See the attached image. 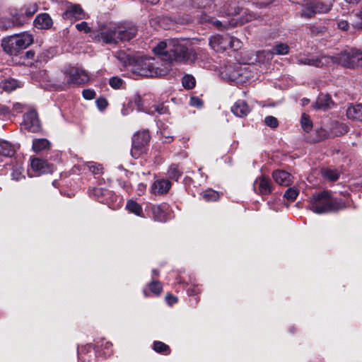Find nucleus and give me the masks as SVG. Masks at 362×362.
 <instances>
[{"instance_id":"nucleus-1","label":"nucleus","mask_w":362,"mask_h":362,"mask_svg":"<svg viewBox=\"0 0 362 362\" xmlns=\"http://www.w3.org/2000/svg\"><path fill=\"white\" fill-rule=\"evenodd\" d=\"M154 53L160 56L165 65L170 67L173 62L191 63L197 59V53L187 39H169L160 42L154 48Z\"/></svg>"},{"instance_id":"nucleus-2","label":"nucleus","mask_w":362,"mask_h":362,"mask_svg":"<svg viewBox=\"0 0 362 362\" xmlns=\"http://www.w3.org/2000/svg\"><path fill=\"white\" fill-rule=\"evenodd\" d=\"M218 19L213 16H209L206 13L197 15L198 21L201 23H209L219 30H228L234 28L238 25H243L252 19L255 15L246 9L237 7L235 5L230 7H223L218 11Z\"/></svg>"},{"instance_id":"nucleus-3","label":"nucleus","mask_w":362,"mask_h":362,"mask_svg":"<svg viewBox=\"0 0 362 362\" xmlns=\"http://www.w3.org/2000/svg\"><path fill=\"white\" fill-rule=\"evenodd\" d=\"M136 34V26L131 22H124L103 29L100 33L99 40L105 44H117L119 41H129L134 38Z\"/></svg>"},{"instance_id":"nucleus-4","label":"nucleus","mask_w":362,"mask_h":362,"mask_svg":"<svg viewBox=\"0 0 362 362\" xmlns=\"http://www.w3.org/2000/svg\"><path fill=\"white\" fill-rule=\"evenodd\" d=\"M346 207L341 199L332 198L327 192L313 195L309 201L308 208L315 214H322L335 212Z\"/></svg>"},{"instance_id":"nucleus-5","label":"nucleus","mask_w":362,"mask_h":362,"mask_svg":"<svg viewBox=\"0 0 362 362\" xmlns=\"http://www.w3.org/2000/svg\"><path fill=\"white\" fill-rule=\"evenodd\" d=\"M158 58L136 57V62L132 68V71L138 75L146 77L162 76L168 74L170 66L159 62Z\"/></svg>"},{"instance_id":"nucleus-6","label":"nucleus","mask_w":362,"mask_h":362,"mask_svg":"<svg viewBox=\"0 0 362 362\" xmlns=\"http://www.w3.org/2000/svg\"><path fill=\"white\" fill-rule=\"evenodd\" d=\"M33 42V35L23 32L4 37L1 42L3 49L10 55H17Z\"/></svg>"},{"instance_id":"nucleus-7","label":"nucleus","mask_w":362,"mask_h":362,"mask_svg":"<svg viewBox=\"0 0 362 362\" xmlns=\"http://www.w3.org/2000/svg\"><path fill=\"white\" fill-rule=\"evenodd\" d=\"M250 66L240 64L236 66H226L221 71V77L229 81L237 84L245 83L252 76Z\"/></svg>"},{"instance_id":"nucleus-8","label":"nucleus","mask_w":362,"mask_h":362,"mask_svg":"<svg viewBox=\"0 0 362 362\" xmlns=\"http://www.w3.org/2000/svg\"><path fill=\"white\" fill-rule=\"evenodd\" d=\"M64 74L69 85H83L88 83L90 77L88 73L76 66H69L64 69Z\"/></svg>"},{"instance_id":"nucleus-9","label":"nucleus","mask_w":362,"mask_h":362,"mask_svg":"<svg viewBox=\"0 0 362 362\" xmlns=\"http://www.w3.org/2000/svg\"><path fill=\"white\" fill-rule=\"evenodd\" d=\"M355 48H349L337 54L335 56H328L332 61L327 62V65L338 64L349 69H354V61L355 59L354 54Z\"/></svg>"},{"instance_id":"nucleus-10","label":"nucleus","mask_w":362,"mask_h":362,"mask_svg":"<svg viewBox=\"0 0 362 362\" xmlns=\"http://www.w3.org/2000/svg\"><path fill=\"white\" fill-rule=\"evenodd\" d=\"M150 140V134L148 131L144 130L138 132L132 138V148L131 153L133 157L138 158L143 152L144 148Z\"/></svg>"},{"instance_id":"nucleus-11","label":"nucleus","mask_w":362,"mask_h":362,"mask_svg":"<svg viewBox=\"0 0 362 362\" xmlns=\"http://www.w3.org/2000/svg\"><path fill=\"white\" fill-rule=\"evenodd\" d=\"M332 5L331 3H323L321 1H311L308 4V7L303 8L301 16L310 18H312L315 13H322L328 12Z\"/></svg>"},{"instance_id":"nucleus-12","label":"nucleus","mask_w":362,"mask_h":362,"mask_svg":"<svg viewBox=\"0 0 362 362\" xmlns=\"http://www.w3.org/2000/svg\"><path fill=\"white\" fill-rule=\"evenodd\" d=\"M288 51L289 47L285 43L280 42L274 45L271 51L262 50L257 52V61L259 62H264V60L269 61L272 59L274 54H286Z\"/></svg>"},{"instance_id":"nucleus-13","label":"nucleus","mask_w":362,"mask_h":362,"mask_svg":"<svg viewBox=\"0 0 362 362\" xmlns=\"http://www.w3.org/2000/svg\"><path fill=\"white\" fill-rule=\"evenodd\" d=\"M296 63L299 65H308L316 67H322L327 65V62L332 61L328 55L322 54L316 57L299 54L296 57Z\"/></svg>"},{"instance_id":"nucleus-14","label":"nucleus","mask_w":362,"mask_h":362,"mask_svg":"<svg viewBox=\"0 0 362 362\" xmlns=\"http://www.w3.org/2000/svg\"><path fill=\"white\" fill-rule=\"evenodd\" d=\"M52 170V167L47 161L40 158H33L30 162V168L28 169V175L33 177L51 173Z\"/></svg>"},{"instance_id":"nucleus-15","label":"nucleus","mask_w":362,"mask_h":362,"mask_svg":"<svg viewBox=\"0 0 362 362\" xmlns=\"http://www.w3.org/2000/svg\"><path fill=\"white\" fill-rule=\"evenodd\" d=\"M351 22L347 20L339 19L337 22V27L339 29L346 31L350 28L352 31L362 29V8L361 10L350 17Z\"/></svg>"},{"instance_id":"nucleus-16","label":"nucleus","mask_w":362,"mask_h":362,"mask_svg":"<svg viewBox=\"0 0 362 362\" xmlns=\"http://www.w3.org/2000/svg\"><path fill=\"white\" fill-rule=\"evenodd\" d=\"M23 127L31 132H37L40 129V120L35 111H29L24 115Z\"/></svg>"},{"instance_id":"nucleus-17","label":"nucleus","mask_w":362,"mask_h":362,"mask_svg":"<svg viewBox=\"0 0 362 362\" xmlns=\"http://www.w3.org/2000/svg\"><path fill=\"white\" fill-rule=\"evenodd\" d=\"M229 35H216L209 38V44L216 52H223L228 49Z\"/></svg>"},{"instance_id":"nucleus-18","label":"nucleus","mask_w":362,"mask_h":362,"mask_svg":"<svg viewBox=\"0 0 362 362\" xmlns=\"http://www.w3.org/2000/svg\"><path fill=\"white\" fill-rule=\"evenodd\" d=\"M11 18H0V28L6 30L8 28L20 26L24 24L23 16H18L14 9L10 12Z\"/></svg>"},{"instance_id":"nucleus-19","label":"nucleus","mask_w":362,"mask_h":362,"mask_svg":"<svg viewBox=\"0 0 362 362\" xmlns=\"http://www.w3.org/2000/svg\"><path fill=\"white\" fill-rule=\"evenodd\" d=\"M253 187L255 191L262 195L269 194L272 192L271 180L265 176H261L256 179Z\"/></svg>"},{"instance_id":"nucleus-20","label":"nucleus","mask_w":362,"mask_h":362,"mask_svg":"<svg viewBox=\"0 0 362 362\" xmlns=\"http://www.w3.org/2000/svg\"><path fill=\"white\" fill-rule=\"evenodd\" d=\"M96 352L95 348H93L91 344L78 346L77 349L78 362L90 361L95 356Z\"/></svg>"},{"instance_id":"nucleus-21","label":"nucleus","mask_w":362,"mask_h":362,"mask_svg":"<svg viewBox=\"0 0 362 362\" xmlns=\"http://www.w3.org/2000/svg\"><path fill=\"white\" fill-rule=\"evenodd\" d=\"M151 211L155 221L165 222L169 218V206L167 204L153 205Z\"/></svg>"},{"instance_id":"nucleus-22","label":"nucleus","mask_w":362,"mask_h":362,"mask_svg":"<svg viewBox=\"0 0 362 362\" xmlns=\"http://www.w3.org/2000/svg\"><path fill=\"white\" fill-rule=\"evenodd\" d=\"M62 16L64 19L74 18L76 20H81L85 17V13L79 5L70 4L67 6Z\"/></svg>"},{"instance_id":"nucleus-23","label":"nucleus","mask_w":362,"mask_h":362,"mask_svg":"<svg viewBox=\"0 0 362 362\" xmlns=\"http://www.w3.org/2000/svg\"><path fill=\"white\" fill-rule=\"evenodd\" d=\"M234 115L238 117H245L250 112V108L243 100H237L230 108Z\"/></svg>"},{"instance_id":"nucleus-24","label":"nucleus","mask_w":362,"mask_h":362,"mask_svg":"<svg viewBox=\"0 0 362 362\" xmlns=\"http://www.w3.org/2000/svg\"><path fill=\"white\" fill-rule=\"evenodd\" d=\"M274 181L282 186H288L292 183V175L285 170H275L272 173Z\"/></svg>"},{"instance_id":"nucleus-25","label":"nucleus","mask_w":362,"mask_h":362,"mask_svg":"<svg viewBox=\"0 0 362 362\" xmlns=\"http://www.w3.org/2000/svg\"><path fill=\"white\" fill-rule=\"evenodd\" d=\"M332 100L328 94L320 93L313 107L315 110H326L331 108Z\"/></svg>"},{"instance_id":"nucleus-26","label":"nucleus","mask_w":362,"mask_h":362,"mask_svg":"<svg viewBox=\"0 0 362 362\" xmlns=\"http://www.w3.org/2000/svg\"><path fill=\"white\" fill-rule=\"evenodd\" d=\"M38 6L36 3L25 5L20 10L14 9L18 16H23L24 23L30 18L37 11Z\"/></svg>"},{"instance_id":"nucleus-27","label":"nucleus","mask_w":362,"mask_h":362,"mask_svg":"<svg viewBox=\"0 0 362 362\" xmlns=\"http://www.w3.org/2000/svg\"><path fill=\"white\" fill-rule=\"evenodd\" d=\"M171 187V182L168 180H157L152 187L151 192L155 194H163L168 192Z\"/></svg>"},{"instance_id":"nucleus-28","label":"nucleus","mask_w":362,"mask_h":362,"mask_svg":"<svg viewBox=\"0 0 362 362\" xmlns=\"http://www.w3.org/2000/svg\"><path fill=\"white\" fill-rule=\"evenodd\" d=\"M34 25L41 30L49 29L52 25V20L47 13H41L35 18Z\"/></svg>"},{"instance_id":"nucleus-29","label":"nucleus","mask_w":362,"mask_h":362,"mask_svg":"<svg viewBox=\"0 0 362 362\" xmlns=\"http://www.w3.org/2000/svg\"><path fill=\"white\" fill-rule=\"evenodd\" d=\"M346 115L349 119L362 122V104L350 105Z\"/></svg>"},{"instance_id":"nucleus-30","label":"nucleus","mask_w":362,"mask_h":362,"mask_svg":"<svg viewBox=\"0 0 362 362\" xmlns=\"http://www.w3.org/2000/svg\"><path fill=\"white\" fill-rule=\"evenodd\" d=\"M112 344L110 341H105L104 339H97L95 344V348L97 352L100 350L103 351V354L105 356H110L112 353Z\"/></svg>"},{"instance_id":"nucleus-31","label":"nucleus","mask_w":362,"mask_h":362,"mask_svg":"<svg viewBox=\"0 0 362 362\" xmlns=\"http://www.w3.org/2000/svg\"><path fill=\"white\" fill-rule=\"evenodd\" d=\"M21 86V83L14 78H8L0 83V88L6 92H11Z\"/></svg>"},{"instance_id":"nucleus-32","label":"nucleus","mask_w":362,"mask_h":362,"mask_svg":"<svg viewBox=\"0 0 362 362\" xmlns=\"http://www.w3.org/2000/svg\"><path fill=\"white\" fill-rule=\"evenodd\" d=\"M15 153L14 147L7 141L0 140V155L11 157Z\"/></svg>"},{"instance_id":"nucleus-33","label":"nucleus","mask_w":362,"mask_h":362,"mask_svg":"<svg viewBox=\"0 0 362 362\" xmlns=\"http://www.w3.org/2000/svg\"><path fill=\"white\" fill-rule=\"evenodd\" d=\"M126 209L129 212L138 216H143L141 206L134 200H129L126 204Z\"/></svg>"},{"instance_id":"nucleus-34","label":"nucleus","mask_w":362,"mask_h":362,"mask_svg":"<svg viewBox=\"0 0 362 362\" xmlns=\"http://www.w3.org/2000/svg\"><path fill=\"white\" fill-rule=\"evenodd\" d=\"M182 175V170L176 164H172L167 172L168 177L175 181H177Z\"/></svg>"},{"instance_id":"nucleus-35","label":"nucleus","mask_w":362,"mask_h":362,"mask_svg":"<svg viewBox=\"0 0 362 362\" xmlns=\"http://www.w3.org/2000/svg\"><path fill=\"white\" fill-rule=\"evenodd\" d=\"M49 144V141L46 139H34L33 141V148L35 152H40L48 148Z\"/></svg>"},{"instance_id":"nucleus-36","label":"nucleus","mask_w":362,"mask_h":362,"mask_svg":"<svg viewBox=\"0 0 362 362\" xmlns=\"http://www.w3.org/2000/svg\"><path fill=\"white\" fill-rule=\"evenodd\" d=\"M201 196L206 202H214L218 200L219 198L218 192L212 189H208L204 191L201 194Z\"/></svg>"},{"instance_id":"nucleus-37","label":"nucleus","mask_w":362,"mask_h":362,"mask_svg":"<svg viewBox=\"0 0 362 362\" xmlns=\"http://www.w3.org/2000/svg\"><path fill=\"white\" fill-rule=\"evenodd\" d=\"M117 58L124 64L125 66L131 67V69L134 66L136 60V57H129L124 52L119 53L117 55Z\"/></svg>"},{"instance_id":"nucleus-38","label":"nucleus","mask_w":362,"mask_h":362,"mask_svg":"<svg viewBox=\"0 0 362 362\" xmlns=\"http://www.w3.org/2000/svg\"><path fill=\"white\" fill-rule=\"evenodd\" d=\"M107 193V191L102 187H94L89 190L90 195L95 197L100 202L104 201L103 197L105 196Z\"/></svg>"},{"instance_id":"nucleus-39","label":"nucleus","mask_w":362,"mask_h":362,"mask_svg":"<svg viewBox=\"0 0 362 362\" xmlns=\"http://www.w3.org/2000/svg\"><path fill=\"white\" fill-rule=\"evenodd\" d=\"M168 112V108L163 103L158 105H154L149 108L147 111L148 114L155 115H164Z\"/></svg>"},{"instance_id":"nucleus-40","label":"nucleus","mask_w":362,"mask_h":362,"mask_svg":"<svg viewBox=\"0 0 362 362\" xmlns=\"http://www.w3.org/2000/svg\"><path fill=\"white\" fill-rule=\"evenodd\" d=\"M153 349L155 351L164 354H170V347L160 341H156L153 342Z\"/></svg>"},{"instance_id":"nucleus-41","label":"nucleus","mask_w":362,"mask_h":362,"mask_svg":"<svg viewBox=\"0 0 362 362\" xmlns=\"http://www.w3.org/2000/svg\"><path fill=\"white\" fill-rule=\"evenodd\" d=\"M24 169L21 165H17L13 168L11 173L12 180L16 181H20L23 178H25L23 175Z\"/></svg>"},{"instance_id":"nucleus-42","label":"nucleus","mask_w":362,"mask_h":362,"mask_svg":"<svg viewBox=\"0 0 362 362\" xmlns=\"http://www.w3.org/2000/svg\"><path fill=\"white\" fill-rule=\"evenodd\" d=\"M300 123H301V127H302L303 129L305 132H309L311 131V129L313 128V123H312L311 120L310 119V117L305 113H303L302 115L301 119H300Z\"/></svg>"},{"instance_id":"nucleus-43","label":"nucleus","mask_w":362,"mask_h":362,"mask_svg":"<svg viewBox=\"0 0 362 362\" xmlns=\"http://www.w3.org/2000/svg\"><path fill=\"white\" fill-rule=\"evenodd\" d=\"M86 165L89 169V170L94 175H99L103 173V168L101 164L97 163L95 162H87Z\"/></svg>"},{"instance_id":"nucleus-44","label":"nucleus","mask_w":362,"mask_h":362,"mask_svg":"<svg viewBox=\"0 0 362 362\" xmlns=\"http://www.w3.org/2000/svg\"><path fill=\"white\" fill-rule=\"evenodd\" d=\"M322 175L331 181H336L339 177V172L337 170L329 168L324 169Z\"/></svg>"},{"instance_id":"nucleus-45","label":"nucleus","mask_w":362,"mask_h":362,"mask_svg":"<svg viewBox=\"0 0 362 362\" xmlns=\"http://www.w3.org/2000/svg\"><path fill=\"white\" fill-rule=\"evenodd\" d=\"M148 287L150 291L156 296H159L163 291L162 284L158 281L153 280L148 284Z\"/></svg>"},{"instance_id":"nucleus-46","label":"nucleus","mask_w":362,"mask_h":362,"mask_svg":"<svg viewBox=\"0 0 362 362\" xmlns=\"http://www.w3.org/2000/svg\"><path fill=\"white\" fill-rule=\"evenodd\" d=\"M182 83L185 88L191 89L194 87L196 81L194 76L187 74L182 77Z\"/></svg>"},{"instance_id":"nucleus-47","label":"nucleus","mask_w":362,"mask_h":362,"mask_svg":"<svg viewBox=\"0 0 362 362\" xmlns=\"http://www.w3.org/2000/svg\"><path fill=\"white\" fill-rule=\"evenodd\" d=\"M228 44V48H231L234 50L239 49L242 46V42L239 39L230 35H229Z\"/></svg>"},{"instance_id":"nucleus-48","label":"nucleus","mask_w":362,"mask_h":362,"mask_svg":"<svg viewBox=\"0 0 362 362\" xmlns=\"http://www.w3.org/2000/svg\"><path fill=\"white\" fill-rule=\"evenodd\" d=\"M298 195V191L296 188H288L284 194V197L290 201L295 200Z\"/></svg>"},{"instance_id":"nucleus-49","label":"nucleus","mask_w":362,"mask_h":362,"mask_svg":"<svg viewBox=\"0 0 362 362\" xmlns=\"http://www.w3.org/2000/svg\"><path fill=\"white\" fill-rule=\"evenodd\" d=\"M264 124L272 128H276L279 126V122L277 119L274 116H267L264 120Z\"/></svg>"},{"instance_id":"nucleus-50","label":"nucleus","mask_w":362,"mask_h":362,"mask_svg":"<svg viewBox=\"0 0 362 362\" xmlns=\"http://www.w3.org/2000/svg\"><path fill=\"white\" fill-rule=\"evenodd\" d=\"M355 59L354 61V68L362 67V50L355 48Z\"/></svg>"},{"instance_id":"nucleus-51","label":"nucleus","mask_w":362,"mask_h":362,"mask_svg":"<svg viewBox=\"0 0 362 362\" xmlns=\"http://www.w3.org/2000/svg\"><path fill=\"white\" fill-rule=\"evenodd\" d=\"M109 83L112 88L118 89L122 87L123 81L119 77L113 76L110 79Z\"/></svg>"},{"instance_id":"nucleus-52","label":"nucleus","mask_w":362,"mask_h":362,"mask_svg":"<svg viewBox=\"0 0 362 362\" xmlns=\"http://www.w3.org/2000/svg\"><path fill=\"white\" fill-rule=\"evenodd\" d=\"M189 105L197 108L202 107L203 102L197 96H192L189 100Z\"/></svg>"},{"instance_id":"nucleus-53","label":"nucleus","mask_w":362,"mask_h":362,"mask_svg":"<svg viewBox=\"0 0 362 362\" xmlns=\"http://www.w3.org/2000/svg\"><path fill=\"white\" fill-rule=\"evenodd\" d=\"M83 97L86 100L93 99L96 94L93 89H84L82 92Z\"/></svg>"},{"instance_id":"nucleus-54","label":"nucleus","mask_w":362,"mask_h":362,"mask_svg":"<svg viewBox=\"0 0 362 362\" xmlns=\"http://www.w3.org/2000/svg\"><path fill=\"white\" fill-rule=\"evenodd\" d=\"M76 28L78 30L83 31L85 33H88L90 31V27L88 25V23L85 21L76 24Z\"/></svg>"},{"instance_id":"nucleus-55","label":"nucleus","mask_w":362,"mask_h":362,"mask_svg":"<svg viewBox=\"0 0 362 362\" xmlns=\"http://www.w3.org/2000/svg\"><path fill=\"white\" fill-rule=\"evenodd\" d=\"M95 103L98 108L100 110L105 109L108 104L107 100L104 98L97 99Z\"/></svg>"},{"instance_id":"nucleus-56","label":"nucleus","mask_w":362,"mask_h":362,"mask_svg":"<svg viewBox=\"0 0 362 362\" xmlns=\"http://www.w3.org/2000/svg\"><path fill=\"white\" fill-rule=\"evenodd\" d=\"M24 109V105L21 103H15L13 105V109L11 111V115H14L16 114L22 112Z\"/></svg>"},{"instance_id":"nucleus-57","label":"nucleus","mask_w":362,"mask_h":362,"mask_svg":"<svg viewBox=\"0 0 362 362\" xmlns=\"http://www.w3.org/2000/svg\"><path fill=\"white\" fill-rule=\"evenodd\" d=\"M11 115L10 108L4 105L0 104V115L8 117Z\"/></svg>"},{"instance_id":"nucleus-58","label":"nucleus","mask_w":362,"mask_h":362,"mask_svg":"<svg viewBox=\"0 0 362 362\" xmlns=\"http://www.w3.org/2000/svg\"><path fill=\"white\" fill-rule=\"evenodd\" d=\"M165 300L169 305H173L177 302V298L175 296L168 294L165 297Z\"/></svg>"},{"instance_id":"nucleus-59","label":"nucleus","mask_w":362,"mask_h":362,"mask_svg":"<svg viewBox=\"0 0 362 362\" xmlns=\"http://www.w3.org/2000/svg\"><path fill=\"white\" fill-rule=\"evenodd\" d=\"M201 290L197 286H193L187 289L189 296H196L200 293Z\"/></svg>"},{"instance_id":"nucleus-60","label":"nucleus","mask_w":362,"mask_h":362,"mask_svg":"<svg viewBox=\"0 0 362 362\" xmlns=\"http://www.w3.org/2000/svg\"><path fill=\"white\" fill-rule=\"evenodd\" d=\"M292 3L301 4L303 8L308 7L310 0H289Z\"/></svg>"},{"instance_id":"nucleus-61","label":"nucleus","mask_w":362,"mask_h":362,"mask_svg":"<svg viewBox=\"0 0 362 362\" xmlns=\"http://www.w3.org/2000/svg\"><path fill=\"white\" fill-rule=\"evenodd\" d=\"M274 0H257L256 4H258L260 7H264L268 4H270Z\"/></svg>"},{"instance_id":"nucleus-62","label":"nucleus","mask_w":362,"mask_h":362,"mask_svg":"<svg viewBox=\"0 0 362 362\" xmlns=\"http://www.w3.org/2000/svg\"><path fill=\"white\" fill-rule=\"evenodd\" d=\"M145 189H146L145 185H144L143 183L139 184V185H138V191L139 192V194L140 195L141 193H143L144 192Z\"/></svg>"},{"instance_id":"nucleus-63","label":"nucleus","mask_w":362,"mask_h":362,"mask_svg":"<svg viewBox=\"0 0 362 362\" xmlns=\"http://www.w3.org/2000/svg\"><path fill=\"white\" fill-rule=\"evenodd\" d=\"M119 183L120 185V186L122 187H123L124 189H125L126 190H128V187H129V185L127 182H124V181H119Z\"/></svg>"},{"instance_id":"nucleus-64","label":"nucleus","mask_w":362,"mask_h":362,"mask_svg":"<svg viewBox=\"0 0 362 362\" xmlns=\"http://www.w3.org/2000/svg\"><path fill=\"white\" fill-rule=\"evenodd\" d=\"M25 55L28 59H32L33 58L35 53L33 51H28L26 52Z\"/></svg>"}]
</instances>
